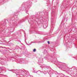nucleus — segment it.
Segmentation results:
<instances>
[{"mask_svg": "<svg viewBox=\"0 0 77 77\" xmlns=\"http://www.w3.org/2000/svg\"><path fill=\"white\" fill-rule=\"evenodd\" d=\"M33 52H35V51H36V49H34V50H33Z\"/></svg>", "mask_w": 77, "mask_h": 77, "instance_id": "nucleus-1", "label": "nucleus"}, {"mask_svg": "<svg viewBox=\"0 0 77 77\" xmlns=\"http://www.w3.org/2000/svg\"><path fill=\"white\" fill-rule=\"evenodd\" d=\"M48 44H50V42H49V41L48 42Z\"/></svg>", "mask_w": 77, "mask_h": 77, "instance_id": "nucleus-2", "label": "nucleus"}]
</instances>
